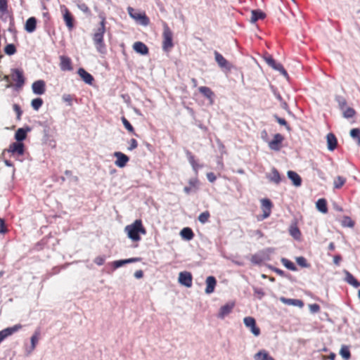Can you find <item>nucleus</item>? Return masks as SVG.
Returning <instances> with one entry per match:
<instances>
[{"label":"nucleus","mask_w":360,"mask_h":360,"mask_svg":"<svg viewBox=\"0 0 360 360\" xmlns=\"http://www.w3.org/2000/svg\"><path fill=\"white\" fill-rule=\"evenodd\" d=\"M162 37V50L167 52L170 51V49L174 46V43L173 33L166 22H165L163 25Z\"/></svg>","instance_id":"obj_4"},{"label":"nucleus","mask_w":360,"mask_h":360,"mask_svg":"<svg viewBox=\"0 0 360 360\" xmlns=\"http://www.w3.org/2000/svg\"><path fill=\"white\" fill-rule=\"evenodd\" d=\"M106 32V25L99 24L98 27L94 30V32L92 36V39L96 49L100 53H106V45L104 41V34Z\"/></svg>","instance_id":"obj_2"},{"label":"nucleus","mask_w":360,"mask_h":360,"mask_svg":"<svg viewBox=\"0 0 360 360\" xmlns=\"http://www.w3.org/2000/svg\"><path fill=\"white\" fill-rule=\"evenodd\" d=\"M274 252H275V248H267L263 249L262 250L259 251V252L262 257L263 262H266V261L271 260V255Z\"/></svg>","instance_id":"obj_34"},{"label":"nucleus","mask_w":360,"mask_h":360,"mask_svg":"<svg viewBox=\"0 0 360 360\" xmlns=\"http://www.w3.org/2000/svg\"><path fill=\"white\" fill-rule=\"evenodd\" d=\"M274 117L275 119V120L281 125L282 126H284L285 127V129L288 131H291V127L289 125V124L287 122V121L284 119V118H282V117H280L278 115L275 114L274 115Z\"/></svg>","instance_id":"obj_47"},{"label":"nucleus","mask_w":360,"mask_h":360,"mask_svg":"<svg viewBox=\"0 0 360 360\" xmlns=\"http://www.w3.org/2000/svg\"><path fill=\"white\" fill-rule=\"evenodd\" d=\"M8 11V1L0 0V13H5Z\"/></svg>","instance_id":"obj_61"},{"label":"nucleus","mask_w":360,"mask_h":360,"mask_svg":"<svg viewBox=\"0 0 360 360\" xmlns=\"http://www.w3.org/2000/svg\"><path fill=\"white\" fill-rule=\"evenodd\" d=\"M21 328H22V325L20 323L14 325L12 327H8L4 330H0V336L1 337L2 340H4L7 337L13 335L14 333L18 331Z\"/></svg>","instance_id":"obj_23"},{"label":"nucleus","mask_w":360,"mask_h":360,"mask_svg":"<svg viewBox=\"0 0 360 360\" xmlns=\"http://www.w3.org/2000/svg\"><path fill=\"white\" fill-rule=\"evenodd\" d=\"M345 281L354 288L360 287V282L349 271H345Z\"/></svg>","instance_id":"obj_35"},{"label":"nucleus","mask_w":360,"mask_h":360,"mask_svg":"<svg viewBox=\"0 0 360 360\" xmlns=\"http://www.w3.org/2000/svg\"><path fill=\"white\" fill-rule=\"evenodd\" d=\"M309 310L311 313L313 314H315V313H318L320 311V309H321V307L319 306V304H309Z\"/></svg>","instance_id":"obj_64"},{"label":"nucleus","mask_w":360,"mask_h":360,"mask_svg":"<svg viewBox=\"0 0 360 360\" xmlns=\"http://www.w3.org/2000/svg\"><path fill=\"white\" fill-rule=\"evenodd\" d=\"M199 92L209 100V103L212 105L214 103L215 94L214 91L207 86H200Z\"/></svg>","instance_id":"obj_22"},{"label":"nucleus","mask_w":360,"mask_h":360,"mask_svg":"<svg viewBox=\"0 0 360 360\" xmlns=\"http://www.w3.org/2000/svg\"><path fill=\"white\" fill-rule=\"evenodd\" d=\"M265 266H266L268 269H271L272 271L276 273L278 275L282 277H285L288 278L289 280L292 279V276L289 274H286L284 271H283L281 269H278L277 267H275L269 264H265Z\"/></svg>","instance_id":"obj_37"},{"label":"nucleus","mask_w":360,"mask_h":360,"mask_svg":"<svg viewBox=\"0 0 360 360\" xmlns=\"http://www.w3.org/2000/svg\"><path fill=\"white\" fill-rule=\"evenodd\" d=\"M350 136L356 141V143L360 146V129L354 128L350 130Z\"/></svg>","instance_id":"obj_46"},{"label":"nucleus","mask_w":360,"mask_h":360,"mask_svg":"<svg viewBox=\"0 0 360 360\" xmlns=\"http://www.w3.org/2000/svg\"><path fill=\"white\" fill-rule=\"evenodd\" d=\"M340 354L345 360H349L351 358V352L349 347L347 345H342L340 350Z\"/></svg>","instance_id":"obj_45"},{"label":"nucleus","mask_w":360,"mask_h":360,"mask_svg":"<svg viewBox=\"0 0 360 360\" xmlns=\"http://www.w3.org/2000/svg\"><path fill=\"white\" fill-rule=\"evenodd\" d=\"M121 120L124 127L129 133L132 134L133 135L137 137L139 136V135L135 132L134 127L125 117H122Z\"/></svg>","instance_id":"obj_41"},{"label":"nucleus","mask_w":360,"mask_h":360,"mask_svg":"<svg viewBox=\"0 0 360 360\" xmlns=\"http://www.w3.org/2000/svg\"><path fill=\"white\" fill-rule=\"evenodd\" d=\"M251 13H252V16L250 18L251 23H255L256 22H257L259 20H264L266 16V13L260 9L252 10Z\"/></svg>","instance_id":"obj_30"},{"label":"nucleus","mask_w":360,"mask_h":360,"mask_svg":"<svg viewBox=\"0 0 360 360\" xmlns=\"http://www.w3.org/2000/svg\"><path fill=\"white\" fill-rule=\"evenodd\" d=\"M316 209L321 213L326 214L328 212V204L325 198H320L316 203Z\"/></svg>","instance_id":"obj_38"},{"label":"nucleus","mask_w":360,"mask_h":360,"mask_svg":"<svg viewBox=\"0 0 360 360\" xmlns=\"http://www.w3.org/2000/svg\"><path fill=\"white\" fill-rule=\"evenodd\" d=\"M335 101L338 103L340 110H344L347 103L345 98L340 95H336Z\"/></svg>","instance_id":"obj_44"},{"label":"nucleus","mask_w":360,"mask_h":360,"mask_svg":"<svg viewBox=\"0 0 360 360\" xmlns=\"http://www.w3.org/2000/svg\"><path fill=\"white\" fill-rule=\"evenodd\" d=\"M8 229L6 225L5 220L2 218H0V233L5 234L7 233Z\"/></svg>","instance_id":"obj_62"},{"label":"nucleus","mask_w":360,"mask_h":360,"mask_svg":"<svg viewBox=\"0 0 360 360\" xmlns=\"http://www.w3.org/2000/svg\"><path fill=\"white\" fill-rule=\"evenodd\" d=\"M43 103L44 101L41 98H36L31 101V106L34 110L37 111L42 106Z\"/></svg>","instance_id":"obj_48"},{"label":"nucleus","mask_w":360,"mask_h":360,"mask_svg":"<svg viewBox=\"0 0 360 360\" xmlns=\"http://www.w3.org/2000/svg\"><path fill=\"white\" fill-rule=\"evenodd\" d=\"M124 231L127 233L128 238L135 242L141 240V238L140 234L145 235L146 233V229L143 226L141 219H136L133 224L127 225L124 228Z\"/></svg>","instance_id":"obj_1"},{"label":"nucleus","mask_w":360,"mask_h":360,"mask_svg":"<svg viewBox=\"0 0 360 360\" xmlns=\"http://www.w3.org/2000/svg\"><path fill=\"white\" fill-rule=\"evenodd\" d=\"M327 148L330 151H333L338 146V139L333 133H329L326 136Z\"/></svg>","instance_id":"obj_26"},{"label":"nucleus","mask_w":360,"mask_h":360,"mask_svg":"<svg viewBox=\"0 0 360 360\" xmlns=\"http://www.w3.org/2000/svg\"><path fill=\"white\" fill-rule=\"evenodd\" d=\"M60 69L63 71L72 70V61L69 57L60 56Z\"/></svg>","instance_id":"obj_32"},{"label":"nucleus","mask_w":360,"mask_h":360,"mask_svg":"<svg viewBox=\"0 0 360 360\" xmlns=\"http://www.w3.org/2000/svg\"><path fill=\"white\" fill-rule=\"evenodd\" d=\"M244 325L255 336L258 337L261 334V330L257 326L256 320L252 316H245L243 319Z\"/></svg>","instance_id":"obj_7"},{"label":"nucleus","mask_w":360,"mask_h":360,"mask_svg":"<svg viewBox=\"0 0 360 360\" xmlns=\"http://www.w3.org/2000/svg\"><path fill=\"white\" fill-rule=\"evenodd\" d=\"M25 146L23 143L15 141L12 143L8 149H6L7 152L12 154V155L21 156L25 153Z\"/></svg>","instance_id":"obj_11"},{"label":"nucleus","mask_w":360,"mask_h":360,"mask_svg":"<svg viewBox=\"0 0 360 360\" xmlns=\"http://www.w3.org/2000/svg\"><path fill=\"white\" fill-rule=\"evenodd\" d=\"M284 141V136L281 134H276L273 139L269 142V147L274 151H279L282 148V143Z\"/></svg>","instance_id":"obj_15"},{"label":"nucleus","mask_w":360,"mask_h":360,"mask_svg":"<svg viewBox=\"0 0 360 360\" xmlns=\"http://www.w3.org/2000/svg\"><path fill=\"white\" fill-rule=\"evenodd\" d=\"M266 178L271 182H274L276 184H279L282 178L278 172V169L275 167H273L271 169V172L269 174L266 175Z\"/></svg>","instance_id":"obj_29"},{"label":"nucleus","mask_w":360,"mask_h":360,"mask_svg":"<svg viewBox=\"0 0 360 360\" xmlns=\"http://www.w3.org/2000/svg\"><path fill=\"white\" fill-rule=\"evenodd\" d=\"M184 150L193 170L198 175L199 169L203 167V165H200L197 162L195 155L188 148H184Z\"/></svg>","instance_id":"obj_14"},{"label":"nucleus","mask_w":360,"mask_h":360,"mask_svg":"<svg viewBox=\"0 0 360 360\" xmlns=\"http://www.w3.org/2000/svg\"><path fill=\"white\" fill-rule=\"evenodd\" d=\"M250 261L257 265H260L264 262L259 252L252 256Z\"/></svg>","instance_id":"obj_55"},{"label":"nucleus","mask_w":360,"mask_h":360,"mask_svg":"<svg viewBox=\"0 0 360 360\" xmlns=\"http://www.w3.org/2000/svg\"><path fill=\"white\" fill-rule=\"evenodd\" d=\"M281 262L286 269L293 271H296L297 270L295 264L288 259L282 257Z\"/></svg>","instance_id":"obj_43"},{"label":"nucleus","mask_w":360,"mask_h":360,"mask_svg":"<svg viewBox=\"0 0 360 360\" xmlns=\"http://www.w3.org/2000/svg\"><path fill=\"white\" fill-rule=\"evenodd\" d=\"M214 58L219 66L226 70V71H231L233 68V65L229 62L219 52L215 51L214 53Z\"/></svg>","instance_id":"obj_13"},{"label":"nucleus","mask_w":360,"mask_h":360,"mask_svg":"<svg viewBox=\"0 0 360 360\" xmlns=\"http://www.w3.org/2000/svg\"><path fill=\"white\" fill-rule=\"evenodd\" d=\"M281 301L288 305H292L296 306L299 307H302L304 306V302L301 300L298 299H291V298H286L284 297H281Z\"/></svg>","instance_id":"obj_33"},{"label":"nucleus","mask_w":360,"mask_h":360,"mask_svg":"<svg viewBox=\"0 0 360 360\" xmlns=\"http://www.w3.org/2000/svg\"><path fill=\"white\" fill-rule=\"evenodd\" d=\"M206 288H205V293L211 294L214 291L215 287L217 285V279L213 276H209L207 277L206 281Z\"/></svg>","instance_id":"obj_24"},{"label":"nucleus","mask_w":360,"mask_h":360,"mask_svg":"<svg viewBox=\"0 0 360 360\" xmlns=\"http://www.w3.org/2000/svg\"><path fill=\"white\" fill-rule=\"evenodd\" d=\"M60 8L65 25L71 31L75 27V18L65 6L63 5Z\"/></svg>","instance_id":"obj_9"},{"label":"nucleus","mask_w":360,"mask_h":360,"mask_svg":"<svg viewBox=\"0 0 360 360\" xmlns=\"http://www.w3.org/2000/svg\"><path fill=\"white\" fill-rule=\"evenodd\" d=\"M127 11L129 16L138 21L140 25L147 26L150 24V19L145 12H137L131 7H128Z\"/></svg>","instance_id":"obj_5"},{"label":"nucleus","mask_w":360,"mask_h":360,"mask_svg":"<svg viewBox=\"0 0 360 360\" xmlns=\"http://www.w3.org/2000/svg\"><path fill=\"white\" fill-rule=\"evenodd\" d=\"M261 204L263 214L257 217L258 221H262L268 218L271 213V209L273 207V203L269 198H262L261 200Z\"/></svg>","instance_id":"obj_8"},{"label":"nucleus","mask_w":360,"mask_h":360,"mask_svg":"<svg viewBox=\"0 0 360 360\" xmlns=\"http://www.w3.org/2000/svg\"><path fill=\"white\" fill-rule=\"evenodd\" d=\"M11 77L12 79L15 82V86L17 87H21L24 85L25 78L24 77V72L22 69L13 68L11 69Z\"/></svg>","instance_id":"obj_10"},{"label":"nucleus","mask_w":360,"mask_h":360,"mask_svg":"<svg viewBox=\"0 0 360 360\" xmlns=\"http://www.w3.org/2000/svg\"><path fill=\"white\" fill-rule=\"evenodd\" d=\"M210 217V212L208 211H205V212H202L198 216V220L200 223L205 224L208 221Z\"/></svg>","instance_id":"obj_56"},{"label":"nucleus","mask_w":360,"mask_h":360,"mask_svg":"<svg viewBox=\"0 0 360 360\" xmlns=\"http://www.w3.org/2000/svg\"><path fill=\"white\" fill-rule=\"evenodd\" d=\"M296 262L302 268H309L311 266L310 264L307 262V259L302 256L297 257L296 258Z\"/></svg>","instance_id":"obj_52"},{"label":"nucleus","mask_w":360,"mask_h":360,"mask_svg":"<svg viewBox=\"0 0 360 360\" xmlns=\"http://www.w3.org/2000/svg\"><path fill=\"white\" fill-rule=\"evenodd\" d=\"M234 307V302H228L226 304L221 306L219 309L217 317L221 319H224L226 316L231 313Z\"/></svg>","instance_id":"obj_17"},{"label":"nucleus","mask_w":360,"mask_h":360,"mask_svg":"<svg viewBox=\"0 0 360 360\" xmlns=\"http://www.w3.org/2000/svg\"><path fill=\"white\" fill-rule=\"evenodd\" d=\"M180 235L183 239L186 240H192L195 236L193 230L190 227H185L182 229L180 232Z\"/></svg>","instance_id":"obj_36"},{"label":"nucleus","mask_w":360,"mask_h":360,"mask_svg":"<svg viewBox=\"0 0 360 360\" xmlns=\"http://www.w3.org/2000/svg\"><path fill=\"white\" fill-rule=\"evenodd\" d=\"M133 49L136 53L142 56H146L149 53L148 47L142 41L135 42Z\"/></svg>","instance_id":"obj_25"},{"label":"nucleus","mask_w":360,"mask_h":360,"mask_svg":"<svg viewBox=\"0 0 360 360\" xmlns=\"http://www.w3.org/2000/svg\"><path fill=\"white\" fill-rule=\"evenodd\" d=\"M254 295L257 297L258 299L262 300L263 297L265 295V292H264L262 288H253Z\"/></svg>","instance_id":"obj_59"},{"label":"nucleus","mask_w":360,"mask_h":360,"mask_svg":"<svg viewBox=\"0 0 360 360\" xmlns=\"http://www.w3.org/2000/svg\"><path fill=\"white\" fill-rule=\"evenodd\" d=\"M264 59L269 66L272 68L274 70L278 71L281 73V75H282L285 77H289L288 73L284 68L283 65L281 63L277 62L271 55H268L265 56Z\"/></svg>","instance_id":"obj_6"},{"label":"nucleus","mask_w":360,"mask_h":360,"mask_svg":"<svg viewBox=\"0 0 360 360\" xmlns=\"http://www.w3.org/2000/svg\"><path fill=\"white\" fill-rule=\"evenodd\" d=\"M343 111V117L349 119L353 117L356 115V110L351 107L345 108Z\"/></svg>","instance_id":"obj_49"},{"label":"nucleus","mask_w":360,"mask_h":360,"mask_svg":"<svg viewBox=\"0 0 360 360\" xmlns=\"http://www.w3.org/2000/svg\"><path fill=\"white\" fill-rule=\"evenodd\" d=\"M347 179L342 176H338L333 181V187L335 189H340L346 183Z\"/></svg>","instance_id":"obj_42"},{"label":"nucleus","mask_w":360,"mask_h":360,"mask_svg":"<svg viewBox=\"0 0 360 360\" xmlns=\"http://www.w3.org/2000/svg\"><path fill=\"white\" fill-rule=\"evenodd\" d=\"M37 20L35 17L29 18L25 24V30L28 33H32L36 30Z\"/></svg>","instance_id":"obj_28"},{"label":"nucleus","mask_w":360,"mask_h":360,"mask_svg":"<svg viewBox=\"0 0 360 360\" xmlns=\"http://www.w3.org/2000/svg\"><path fill=\"white\" fill-rule=\"evenodd\" d=\"M77 74L84 83L89 85L93 84V82H94V77L83 68H79L78 69Z\"/></svg>","instance_id":"obj_20"},{"label":"nucleus","mask_w":360,"mask_h":360,"mask_svg":"<svg viewBox=\"0 0 360 360\" xmlns=\"http://www.w3.org/2000/svg\"><path fill=\"white\" fill-rule=\"evenodd\" d=\"M16 51V47L13 44H8L4 47V52L8 56H13Z\"/></svg>","instance_id":"obj_50"},{"label":"nucleus","mask_w":360,"mask_h":360,"mask_svg":"<svg viewBox=\"0 0 360 360\" xmlns=\"http://www.w3.org/2000/svg\"><path fill=\"white\" fill-rule=\"evenodd\" d=\"M41 332L40 330L38 328L37 329L33 335H32L30 338L31 345L29 347L26 349V354H30L36 348V346L39 342V336H40Z\"/></svg>","instance_id":"obj_19"},{"label":"nucleus","mask_w":360,"mask_h":360,"mask_svg":"<svg viewBox=\"0 0 360 360\" xmlns=\"http://www.w3.org/2000/svg\"><path fill=\"white\" fill-rule=\"evenodd\" d=\"M342 225L345 227H349L352 228L354 226L355 223L354 221L351 219L350 217L348 216H344L343 219L342 220Z\"/></svg>","instance_id":"obj_51"},{"label":"nucleus","mask_w":360,"mask_h":360,"mask_svg":"<svg viewBox=\"0 0 360 360\" xmlns=\"http://www.w3.org/2000/svg\"><path fill=\"white\" fill-rule=\"evenodd\" d=\"M31 131V128L28 126L19 128L15 133L14 138L16 141L23 143L27 136V132Z\"/></svg>","instance_id":"obj_21"},{"label":"nucleus","mask_w":360,"mask_h":360,"mask_svg":"<svg viewBox=\"0 0 360 360\" xmlns=\"http://www.w3.org/2000/svg\"><path fill=\"white\" fill-rule=\"evenodd\" d=\"M255 360H275L267 351L262 349L255 355Z\"/></svg>","instance_id":"obj_39"},{"label":"nucleus","mask_w":360,"mask_h":360,"mask_svg":"<svg viewBox=\"0 0 360 360\" xmlns=\"http://www.w3.org/2000/svg\"><path fill=\"white\" fill-rule=\"evenodd\" d=\"M39 125L43 128V143L51 148H55L56 141L54 138V129L51 128L47 121L39 122Z\"/></svg>","instance_id":"obj_3"},{"label":"nucleus","mask_w":360,"mask_h":360,"mask_svg":"<svg viewBox=\"0 0 360 360\" xmlns=\"http://www.w3.org/2000/svg\"><path fill=\"white\" fill-rule=\"evenodd\" d=\"M13 110L16 113V118L17 120H20L21 119V116L22 114V110L20 108V106L18 104H13Z\"/></svg>","instance_id":"obj_58"},{"label":"nucleus","mask_w":360,"mask_h":360,"mask_svg":"<svg viewBox=\"0 0 360 360\" xmlns=\"http://www.w3.org/2000/svg\"><path fill=\"white\" fill-rule=\"evenodd\" d=\"M78 8L82 11H83L84 13H86L87 15L91 14V10L89 9V8L88 7V6L86 4L82 3V4H79Z\"/></svg>","instance_id":"obj_63"},{"label":"nucleus","mask_w":360,"mask_h":360,"mask_svg":"<svg viewBox=\"0 0 360 360\" xmlns=\"http://www.w3.org/2000/svg\"><path fill=\"white\" fill-rule=\"evenodd\" d=\"M53 238L51 234H49L44 237H43L39 241H38L34 247V250L35 251H41L44 248H46L48 245L49 240L50 238Z\"/></svg>","instance_id":"obj_31"},{"label":"nucleus","mask_w":360,"mask_h":360,"mask_svg":"<svg viewBox=\"0 0 360 360\" xmlns=\"http://www.w3.org/2000/svg\"><path fill=\"white\" fill-rule=\"evenodd\" d=\"M178 282L183 286L191 288L193 284V276L189 271H181L179 274Z\"/></svg>","instance_id":"obj_12"},{"label":"nucleus","mask_w":360,"mask_h":360,"mask_svg":"<svg viewBox=\"0 0 360 360\" xmlns=\"http://www.w3.org/2000/svg\"><path fill=\"white\" fill-rule=\"evenodd\" d=\"M32 89L34 94L42 95L46 91V83L44 80L39 79L33 82Z\"/></svg>","instance_id":"obj_18"},{"label":"nucleus","mask_w":360,"mask_h":360,"mask_svg":"<svg viewBox=\"0 0 360 360\" xmlns=\"http://www.w3.org/2000/svg\"><path fill=\"white\" fill-rule=\"evenodd\" d=\"M114 157L116 158L115 164L120 168L124 167L129 161V157L122 152H115Z\"/></svg>","instance_id":"obj_16"},{"label":"nucleus","mask_w":360,"mask_h":360,"mask_svg":"<svg viewBox=\"0 0 360 360\" xmlns=\"http://www.w3.org/2000/svg\"><path fill=\"white\" fill-rule=\"evenodd\" d=\"M125 264H127L126 259L115 260V261L112 262L110 263V265L112 267V270H115V269H117L118 268H120V267L123 266Z\"/></svg>","instance_id":"obj_54"},{"label":"nucleus","mask_w":360,"mask_h":360,"mask_svg":"<svg viewBox=\"0 0 360 360\" xmlns=\"http://www.w3.org/2000/svg\"><path fill=\"white\" fill-rule=\"evenodd\" d=\"M287 175L288 179L292 181V184L295 186L298 187L302 185V178L297 172L292 170H289L287 172Z\"/></svg>","instance_id":"obj_27"},{"label":"nucleus","mask_w":360,"mask_h":360,"mask_svg":"<svg viewBox=\"0 0 360 360\" xmlns=\"http://www.w3.org/2000/svg\"><path fill=\"white\" fill-rule=\"evenodd\" d=\"M8 31L13 35L15 39H16L17 30L15 27V22L13 16H10V22Z\"/></svg>","instance_id":"obj_53"},{"label":"nucleus","mask_w":360,"mask_h":360,"mask_svg":"<svg viewBox=\"0 0 360 360\" xmlns=\"http://www.w3.org/2000/svg\"><path fill=\"white\" fill-rule=\"evenodd\" d=\"M74 97L75 96L71 94H63L62 99L64 102H65L68 104V105L72 106ZM75 101H77L76 98H75Z\"/></svg>","instance_id":"obj_57"},{"label":"nucleus","mask_w":360,"mask_h":360,"mask_svg":"<svg viewBox=\"0 0 360 360\" xmlns=\"http://www.w3.org/2000/svg\"><path fill=\"white\" fill-rule=\"evenodd\" d=\"M105 259H106V257L105 255H100V256L96 257L94 259V262L98 266H101V265L104 264Z\"/></svg>","instance_id":"obj_60"},{"label":"nucleus","mask_w":360,"mask_h":360,"mask_svg":"<svg viewBox=\"0 0 360 360\" xmlns=\"http://www.w3.org/2000/svg\"><path fill=\"white\" fill-rule=\"evenodd\" d=\"M290 236L295 240H300L301 237V231L296 224H292L289 228Z\"/></svg>","instance_id":"obj_40"}]
</instances>
